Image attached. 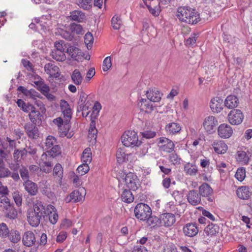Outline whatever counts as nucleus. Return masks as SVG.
Wrapping results in <instances>:
<instances>
[{"instance_id": "f257e3e1", "label": "nucleus", "mask_w": 252, "mask_h": 252, "mask_svg": "<svg viewBox=\"0 0 252 252\" xmlns=\"http://www.w3.org/2000/svg\"><path fill=\"white\" fill-rule=\"evenodd\" d=\"M176 16L180 21L191 25L196 24L200 20L199 14L196 10L188 6L179 7Z\"/></svg>"}, {"instance_id": "f03ea898", "label": "nucleus", "mask_w": 252, "mask_h": 252, "mask_svg": "<svg viewBox=\"0 0 252 252\" xmlns=\"http://www.w3.org/2000/svg\"><path fill=\"white\" fill-rule=\"evenodd\" d=\"M136 218L141 220H146L152 215L151 208L145 203H138L134 209Z\"/></svg>"}, {"instance_id": "7ed1b4c3", "label": "nucleus", "mask_w": 252, "mask_h": 252, "mask_svg": "<svg viewBox=\"0 0 252 252\" xmlns=\"http://www.w3.org/2000/svg\"><path fill=\"white\" fill-rule=\"evenodd\" d=\"M121 139L123 144L126 147L138 145V136L137 133L133 130L125 131L122 136Z\"/></svg>"}, {"instance_id": "20e7f679", "label": "nucleus", "mask_w": 252, "mask_h": 252, "mask_svg": "<svg viewBox=\"0 0 252 252\" xmlns=\"http://www.w3.org/2000/svg\"><path fill=\"white\" fill-rule=\"evenodd\" d=\"M158 144L159 149L161 151L171 153L174 150V143L171 140L165 137H160Z\"/></svg>"}, {"instance_id": "39448f33", "label": "nucleus", "mask_w": 252, "mask_h": 252, "mask_svg": "<svg viewBox=\"0 0 252 252\" xmlns=\"http://www.w3.org/2000/svg\"><path fill=\"white\" fill-rule=\"evenodd\" d=\"M244 117L243 114L239 109L231 110L228 115V119L229 123L234 125L241 124L244 119Z\"/></svg>"}, {"instance_id": "423d86ee", "label": "nucleus", "mask_w": 252, "mask_h": 252, "mask_svg": "<svg viewBox=\"0 0 252 252\" xmlns=\"http://www.w3.org/2000/svg\"><path fill=\"white\" fill-rule=\"evenodd\" d=\"M125 181L126 187L129 189L136 190L138 188L139 180L135 174L130 172L128 173L126 175Z\"/></svg>"}, {"instance_id": "0eeeda50", "label": "nucleus", "mask_w": 252, "mask_h": 252, "mask_svg": "<svg viewBox=\"0 0 252 252\" xmlns=\"http://www.w3.org/2000/svg\"><path fill=\"white\" fill-rule=\"evenodd\" d=\"M213 190L211 187L207 183L202 184L199 188V194L200 196L205 197L210 202L213 201Z\"/></svg>"}, {"instance_id": "6e6552de", "label": "nucleus", "mask_w": 252, "mask_h": 252, "mask_svg": "<svg viewBox=\"0 0 252 252\" xmlns=\"http://www.w3.org/2000/svg\"><path fill=\"white\" fill-rule=\"evenodd\" d=\"M38 125L28 122L25 124L24 129L26 134L31 139H36L39 135L38 128L37 127Z\"/></svg>"}, {"instance_id": "1a4fd4ad", "label": "nucleus", "mask_w": 252, "mask_h": 252, "mask_svg": "<svg viewBox=\"0 0 252 252\" xmlns=\"http://www.w3.org/2000/svg\"><path fill=\"white\" fill-rule=\"evenodd\" d=\"M43 217L44 216L40 215L37 212H35V210L29 209L28 210V221L29 224L33 227L37 226L40 223V220L41 219L42 217Z\"/></svg>"}, {"instance_id": "9d476101", "label": "nucleus", "mask_w": 252, "mask_h": 252, "mask_svg": "<svg viewBox=\"0 0 252 252\" xmlns=\"http://www.w3.org/2000/svg\"><path fill=\"white\" fill-rule=\"evenodd\" d=\"M160 225L170 227L176 222L175 215L170 213H165L160 215Z\"/></svg>"}, {"instance_id": "9b49d317", "label": "nucleus", "mask_w": 252, "mask_h": 252, "mask_svg": "<svg viewBox=\"0 0 252 252\" xmlns=\"http://www.w3.org/2000/svg\"><path fill=\"white\" fill-rule=\"evenodd\" d=\"M218 125L217 119L213 116H209L205 118L203 126L207 132L212 133Z\"/></svg>"}, {"instance_id": "f8f14e48", "label": "nucleus", "mask_w": 252, "mask_h": 252, "mask_svg": "<svg viewBox=\"0 0 252 252\" xmlns=\"http://www.w3.org/2000/svg\"><path fill=\"white\" fill-rule=\"evenodd\" d=\"M218 132L220 137L226 139L231 136L233 133V130L229 125L222 124L218 127Z\"/></svg>"}, {"instance_id": "ddd939ff", "label": "nucleus", "mask_w": 252, "mask_h": 252, "mask_svg": "<svg viewBox=\"0 0 252 252\" xmlns=\"http://www.w3.org/2000/svg\"><path fill=\"white\" fill-rule=\"evenodd\" d=\"M23 187L25 190L27 192L29 195L35 196L38 192V187L37 185L31 180H27L23 182Z\"/></svg>"}, {"instance_id": "4468645a", "label": "nucleus", "mask_w": 252, "mask_h": 252, "mask_svg": "<svg viewBox=\"0 0 252 252\" xmlns=\"http://www.w3.org/2000/svg\"><path fill=\"white\" fill-rule=\"evenodd\" d=\"M29 118L31 121V123L38 125H41L42 120L43 119V116L41 114V112L38 109L35 107L32 111L28 115Z\"/></svg>"}, {"instance_id": "2eb2a0df", "label": "nucleus", "mask_w": 252, "mask_h": 252, "mask_svg": "<svg viewBox=\"0 0 252 252\" xmlns=\"http://www.w3.org/2000/svg\"><path fill=\"white\" fill-rule=\"evenodd\" d=\"M12 155L14 161L22 162L26 160L28 152L26 151V148H15Z\"/></svg>"}, {"instance_id": "dca6fc26", "label": "nucleus", "mask_w": 252, "mask_h": 252, "mask_svg": "<svg viewBox=\"0 0 252 252\" xmlns=\"http://www.w3.org/2000/svg\"><path fill=\"white\" fill-rule=\"evenodd\" d=\"M60 106L61 111L64 118V120H66V123L70 122V120L72 117V113L69 104L66 101L64 100H61Z\"/></svg>"}, {"instance_id": "f3484780", "label": "nucleus", "mask_w": 252, "mask_h": 252, "mask_svg": "<svg viewBox=\"0 0 252 252\" xmlns=\"http://www.w3.org/2000/svg\"><path fill=\"white\" fill-rule=\"evenodd\" d=\"M84 190V189H79L73 190L68 196L66 197L64 200L66 203L70 202H77L81 201L83 198L82 192Z\"/></svg>"}, {"instance_id": "a211bd4d", "label": "nucleus", "mask_w": 252, "mask_h": 252, "mask_svg": "<svg viewBox=\"0 0 252 252\" xmlns=\"http://www.w3.org/2000/svg\"><path fill=\"white\" fill-rule=\"evenodd\" d=\"M187 196L188 202L192 205L195 206L201 203V196L196 190H189Z\"/></svg>"}, {"instance_id": "6ab92c4d", "label": "nucleus", "mask_w": 252, "mask_h": 252, "mask_svg": "<svg viewBox=\"0 0 252 252\" xmlns=\"http://www.w3.org/2000/svg\"><path fill=\"white\" fill-rule=\"evenodd\" d=\"M146 96L150 101L154 102H159L161 98L162 93L156 88L149 89L146 91Z\"/></svg>"}, {"instance_id": "aec40b11", "label": "nucleus", "mask_w": 252, "mask_h": 252, "mask_svg": "<svg viewBox=\"0 0 252 252\" xmlns=\"http://www.w3.org/2000/svg\"><path fill=\"white\" fill-rule=\"evenodd\" d=\"M223 100L220 97H216L212 98L210 103V106L214 112H220L223 109Z\"/></svg>"}, {"instance_id": "412c9836", "label": "nucleus", "mask_w": 252, "mask_h": 252, "mask_svg": "<svg viewBox=\"0 0 252 252\" xmlns=\"http://www.w3.org/2000/svg\"><path fill=\"white\" fill-rule=\"evenodd\" d=\"M22 242L23 245L26 247L32 246L36 242L34 233L31 231L25 232L23 236Z\"/></svg>"}, {"instance_id": "4be33fe9", "label": "nucleus", "mask_w": 252, "mask_h": 252, "mask_svg": "<svg viewBox=\"0 0 252 252\" xmlns=\"http://www.w3.org/2000/svg\"><path fill=\"white\" fill-rule=\"evenodd\" d=\"M44 70L51 77L57 78L60 76L59 68L53 63H46L44 66Z\"/></svg>"}, {"instance_id": "5701e85b", "label": "nucleus", "mask_w": 252, "mask_h": 252, "mask_svg": "<svg viewBox=\"0 0 252 252\" xmlns=\"http://www.w3.org/2000/svg\"><path fill=\"white\" fill-rule=\"evenodd\" d=\"M138 106L141 111L147 113H151L155 108V106L146 99L142 98L138 103Z\"/></svg>"}, {"instance_id": "b1692460", "label": "nucleus", "mask_w": 252, "mask_h": 252, "mask_svg": "<svg viewBox=\"0 0 252 252\" xmlns=\"http://www.w3.org/2000/svg\"><path fill=\"white\" fill-rule=\"evenodd\" d=\"M224 103L225 106L228 109H233L238 106L239 100L236 95H229L225 99Z\"/></svg>"}, {"instance_id": "393cba45", "label": "nucleus", "mask_w": 252, "mask_h": 252, "mask_svg": "<svg viewBox=\"0 0 252 252\" xmlns=\"http://www.w3.org/2000/svg\"><path fill=\"white\" fill-rule=\"evenodd\" d=\"M183 232L186 236L193 237L198 233V229L195 224L189 223L184 227Z\"/></svg>"}, {"instance_id": "a878e982", "label": "nucleus", "mask_w": 252, "mask_h": 252, "mask_svg": "<svg viewBox=\"0 0 252 252\" xmlns=\"http://www.w3.org/2000/svg\"><path fill=\"white\" fill-rule=\"evenodd\" d=\"M46 214L49 216V220L51 223L55 224L58 220V215L56 212V209L52 205H49L47 207Z\"/></svg>"}, {"instance_id": "bb28decb", "label": "nucleus", "mask_w": 252, "mask_h": 252, "mask_svg": "<svg viewBox=\"0 0 252 252\" xmlns=\"http://www.w3.org/2000/svg\"><path fill=\"white\" fill-rule=\"evenodd\" d=\"M236 193L239 198L244 200L248 199L251 195L249 188L246 186L239 187L236 191Z\"/></svg>"}, {"instance_id": "cd10ccee", "label": "nucleus", "mask_w": 252, "mask_h": 252, "mask_svg": "<svg viewBox=\"0 0 252 252\" xmlns=\"http://www.w3.org/2000/svg\"><path fill=\"white\" fill-rule=\"evenodd\" d=\"M165 130L168 134L173 135L180 131L181 126L178 123L172 122L166 125Z\"/></svg>"}, {"instance_id": "c85d7f7f", "label": "nucleus", "mask_w": 252, "mask_h": 252, "mask_svg": "<svg viewBox=\"0 0 252 252\" xmlns=\"http://www.w3.org/2000/svg\"><path fill=\"white\" fill-rule=\"evenodd\" d=\"M17 104L21 109L25 113L30 114L35 107L30 103H26L21 99H18L17 101Z\"/></svg>"}, {"instance_id": "c756f323", "label": "nucleus", "mask_w": 252, "mask_h": 252, "mask_svg": "<svg viewBox=\"0 0 252 252\" xmlns=\"http://www.w3.org/2000/svg\"><path fill=\"white\" fill-rule=\"evenodd\" d=\"M212 146L218 154H224L227 150V145L222 141L214 142Z\"/></svg>"}, {"instance_id": "7c9ffc66", "label": "nucleus", "mask_w": 252, "mask_h": 252, "mask_svg": "<svg viewBox=\"0 0 252 252\" xmlns=\"http://www.w3.org/2000/svg\"><path fill=\"white\" fill-rule=\"evenodd\" d=\"M70 19L78 22H83L86 18L85 14L80 10H74L70 13Z\"/></svg>"}, {"instance_id": "2f4dec72", "label": "nucleus", "mask_w": 252, "mask_h": 252, "mask_svg": "<svg viewBox=\"0 0 252 252\" xmlns=\"http://www.w3.org/2000/svg\"><path fill=\"white\" fill-rule=\"evenodd\" d=\"M249 154L244 151H238L236 155L237 161L242 164H247L249 160Z\"/></svg>"}, {"instance_id": "473e14b6", "label": "nucleus", "mask_w": 252, "mask_h": 252, "mask_svg": "<svg viewBox=\"0 0 252 252\" xmlns=\"http://www.w3.org/2000/svg\"><path fill=\"white\" fill-rule=\"evenodd\" d=\"M9 241L13 243H17L21 240L20 232L16 230L11 229L7 236Z\"/></svg>"}, {"instance_id": "72a5a7b5", "label": "nucleus", "mask_w": 252, "mask_h": 252, "mask_svg": "<svg viewBox=\"0 0 252 252\" xmlns=\"http://www.w3.org/2000/svg\"><path fill=\"white\" fill-rule=\"evenodd\" d=\"M31 209L32 210H35V212H37L40 215L44 216V215L46 214L45 207L41 201L35 200L33 202V208Z\"/></svg>"}, {"instance_id": "f704fd0d", "label": "nucleus", "mask_w": 252, "mask_h": 252, "mask_svg": "<svg viewBox=\"0 0 252 252\" xmlns=\"http://www.w3.org/2000/svg\"><path fill=\"white\" fill-rule=\"evenodd\" d=\"M71 78L72 82L76 85H80L82 83L83 78L79 70L75 69L72 72Z\"/></svg>"}, {"instance_id": "c9c22d12", "label": "nucleus", "mask_w": 252, "mask_h": 252, "mask_svg": "<svg viewBox=\"0 0 252 252\" xmlns=\"http://www.w3.org/2000/svg\"><path fill=\"white\" fill-rule=\"evenodd\" d=\"M130 190L124 189L121 195L122 200L126 203H130L134 200V196Z\"/></svg>"}, {"instance_id": "e433bc0d", "label": "nucleus", "mask_w": 252, "mask_h": 252, "mask_svg": "<svg viewBox=\"0 0 252 252\" xmlns=\"http://www.w3.org/2000/svg\"><path fill=\"white\" fill-rule=\"evenodd\" d=\"M52 58L59 62L64 61L66 59L65 52L62 51L54 50L51 53Z\"/></svg>"}, {"instance_id": "4c0bfd02", "label": "nucleus", "mask_w": 252, "mask_h": 252, "mask_svg": "<svg viewBox=\"0 0 252 252\" xmlns=\"http://www.w3.org/2000/svg\"><path fill=\"white\" fill-rule=\"evenodd\" d=\"M66 53L69 54V56L75 60H77V57L81 55V50L77 47L70 46L66 49Z\"/></svg>"}, {"instance_id": "58836bf2", "label": "nucleus", "mask_w": 252, "mask_h": 252, "mask_svg": "<svg viewBox=\"0 0 252 252\" xmlns=\"http://www.w3.org/2000/svg\"><path fill=\"white\" fill-rule=\"evenodd\" d=\"M97 130L95 127V121L92 118L89 129V137L95 140L97 137Z\"/></svg>"}, {"instance_id": "ea45409f", "label": "nucleus", "mask_w": 252, "mask_h": 252, "mask_svg": "<svg viewBox=\"0 0 252 252\" xmlns=\"http://www.w3.org/2000/svg\"><path fill=\"white\" fill-rule=\"evenodd\" d=\"M160 218H159L155 216H151L146 219L148 224L152 227L159 226L160 225Z\"/></svg>"}, {"instance_id": "a19ab883", "label": "nucleus", "mask_w": 252, "mask_h": 252, "mask_svg": "<svg viewBox=\"0 0 252 252\" xmlns=\"http://www.w3.org/2000/svg\"><path fill=\"white\" fill-rule=\"evenodd\" d=\"M87 98V95L83 92L81 93L80 95L78 103L79 104V108L82 111L88 110V106H87V104L88 102L84 104L86 102Z\"/></svg>"}, {"instance_id": "79ce46f5", "label": "nucleus", "mask_w": 252, "mask_h": 252, "mask_svg": "<svg viewBox=\"0 0 252 252\" xmlns=\"http://www.w3.org/2000/svg\"><path fill=\"white\" fill-rule=\"evenodd\" d=\"M46 152L50 157L55 158L61 154V149L59 145H55L53 147L47 150Z\"/></svg>"}, {"instance_id": "37998d69", "label": "nucleus", "mask_w": 252, "mask_h": 252, "mask_svg": "<svg viewBox=\"0 0 252 252\" xmlns=\"http://www.w3.org/2000/svg\"><path fill=\"white\" fill-rule=\"evenodd\" d=\"M70 30L71 32L75 33L77 34H83L85 32L81 25L75 23L70 24Z\"/></svg>"}, {"instance_id": "c03bdc74", "label": "nucleus", "mask_w": 252, "mask_h": 252, "mask_svg": "<svg viewBox=\"0 0 252 252\" xmlns=\"http://www.w3.org/2000/svg\"><path fill=\"white\" fill-rule=\"evenodd\" d=\"M69 122H67V123H66V120H64V124L59 128V131L61 137H64L67 135L70 127Z\"/></svg>"}, {"instance_id": "a18cd8bd", "label": "nucleus", "mask_w": 252, "mask_h": 252, "mask_svg": "<svg viewBox=\"0 0 252 252\" xmlns=\"http://www.w3.org/2000/svg\"><path fill=\"white\" fill-rule=\"evenodd\" d=\"M218 229L217 225L211 223L205 228L204 231L207 235H214L218 232Z\"/></svg>"}, {"instance_id": "49530a36", "label": "nucleus", "mask_w": 252, "mask_h": 252, "mask_svg": "<svg viewBox=\"0 0 252 252\" xmlns=\"http://www.w3.org/2000/svg\"><path fill=\"white\" fill-rule=\"evenodd\" d=\"M76 3L80 8L88 10L92 6V0H77Z\"/></svg>"}, {"instance_id": "de8ad7c7", "label": "nucleus", "mask_w": 252, "mask_h": 252, "mask_svg": "<svg viewBox=\"0 0 252 252\" xmlns=\"http://www.w3.org/2000/svg\"><path fill=\"white\" fill-rule=\"evenodd\" d=\"M57 141L55 138L52 136H48L45 142V150H47L53 147L55 145H57Z\"/></svg>"}, {"instance_id": "09e8293b", "label": "nucleus", "mask_w": 252, "mask_h": 252, "mask_svg": "<svg viewBox=\"0 0 252 252\" xmlns=\"http://www.w3.org/2000/svg\"><path fill=\"white\" fill-rule=\"evenodd\" d=\"M198 170L193 165H190L189 163L186 164L184 167V171L188 175L190 176L195 175Z\"/></svg>"}, {"instance_id": "8fccbe9b", "label": "nucleus", "mask_w": 252, "mask_h": 252, "mask_svg": "<svg viewBox=\"0 0 252 252\" xmlns=\"http://www.w3.org/2000/svg\"><path fill=\"white\" fill-rule=\"evenodd\" d=\"M19 173L20 176L24 182H25L27 180H30L29 170L26 167L24 166H21L19 169Z\"/></svg>"}, {"instance_id": "3c124183", "label": "nucleus", "mask_w": 252, "mask_h": 252, "mask_svg": "<svg viewBox=\"0 0 252 252\" xmlns=\"http://www.w3.org/2000/svg\"><path fill=\"white\" fill-rule=\"evenodd\" d=\"M84 42L87 48L88 49H91L94 42V37L91 32H88L86 33L84 36Z\"/></svg>"}, {"instance_id": "603ef678", "label": "nucleus", "mask_w": 252, "mask_h": 252, "mask_svg": "<svg viewBox=\"0 0 252 252\" xmlns=\"http://www.w3.org/2000/svg\"><path fill=\"white\" fill-rule=\"evenodd\" d=\"M91 153H90V149H86L82 153L81 158L82 161L86 163H90L92 160Z\"/></svg>"}, {"instance_id": "864d4df0", "label": "nucleus", "mask_w": 252, "mask_h": 252, "mask_svg": "<svg viewBox=\"0 0 252 252\" xmlns=\"http://www.w3.org/2000/svg\"><path fill=\"white\" fill-rule=\"evenodd\" d=\"M154 1H152L150 5H147L148 9L150 13L154 16H158L160 13V9L159 5H153ZM158 4H159L158 3Z\"/></svg>"}, {"instance_id": "5fc2aeb1", "label": "nucleus", "mask_w": 252, "mask_h": 252, "mask_svg": "<svg viewBox=\"0 0 252 252\" xmlns=\"http://www.w3.org/2000/svg\"><path fill=\"white\" fill-rule=\"evenodd\" d=\"M126 154L124 148H120L118 149L116 153V157L117 160L119 162H123L124 161Z\"/></svg>"}, {"instance_id": "6e6d98bb", "label": "nucleus", "mask_w": 252, "mask_h": 252, "mask_svg": "<svg viewBox=\"0 0 252 252\" xmlns=\"http://www.w3.org/2000/svg\"><path fill=\"white\" fill-rule=\"evenodd\" d=\"M9 231L10 230L6 223L3 222L0 223V237L2 238L7 237Z\"/></svg>"}, {"instance_id": "4d7b16f0", "label": "nucleus", "mask_w": 252, "mask_h": 252, "mask_svg": "<svg viewBox=\"0 0 252 252\" xmlns=\"http://www.w3.org/2000/svg\"><path fill=\"white\" fill-rule=\"evenodd\" d=\"M88 163H89L84 162L78 167L77 171L80 175L82 176L89 171L90 168L88 165Z\"/></svg>"}, {"instance_id": "13d9d810", "label": "nucleus", "mask_w": 252, "mask_h": 252, "mask_svg": "<svg viewBox=\"0 0 252 252\" xmlns=\"http://www.w3.org/2000/svg\"><path fill=\"white\" fill-rule=\"evenodd\" d=\"M53 175L58 176L61 179L62 178L63 175V168L62 166L57 163L53 169Z\"/></svg>"}, {"instance_id": "bf43d9fd", "label": "nucleus", "mask_w": 252, "mask_h": 252, "mask_svg": "<svg viewBox=\"0 0 252 252\" xmlns=\"http://www.w3.org/2000/svg\"><path fill=\"white\" fill-rule=\"evenodd\" d=\"M235 176L238 181L241 182L243 181L246 176L245 169L243 167L238 168Z\"/></svg>"}, {"instance_id": "052dcab7", "label": "nucleus", "mask_w": 252, "mask_h": 252, "mask_svg": "<svg viewBox=\"0 0 252 252\" xmlns=\"http://www.w3.org/2000/svg\"><path fill=\"white\" fill-rule=\"evenodd\" d=\"M111 24L114 29L119 30L122 25V21L119 17L114 16L112 19Z\"/></svg>"}, {"instance_id": "680f3d73", "label": "nucleus", "mask_w": 252, "mask_h": 252, "mask_svg": "<svg viewBox=\"0 0 252 252\" xmlns=\"http://www.w3.org/2000/svg\"><path fill=\"white\" fill-rule=\"evenodd\" d=\"M54 46L55 48L54 50L62 51L64 52H65V50L67 49L64 41L63 40L56 41L54 43Z\"/></svg>"}, {"instance_id": "e2e57ef3", "label": "nucleus", "mask_w": 252, "mask_h": 252, "mask_svg": "<svg viewBox=\"0 0 252 252\" xmlns=\"http://www.w3.org/2000/svg\"><path fill=\"white\" fill-rule=\"evenodd\" d=\"M112 66L111 57L110 56L105 58L103 62L102 69L104 71L109 70Z\"/></svg>"}, {"instance_id": "0e129e2a", "label": "nucleus", "mask_w": 252, "mask_h": 252, "mask_svg": "<svg viewBox=\"0 0 252 252\" xmlns=\"http://www.w3.org/2000/svg\"><path fill=\"white\" fill-rule=\"evenodd\" d=\"M17 215V212L16 210L13 207L7 211L6 213V217L10 219H14L16 218Z\"/></svg>"}, {"instance_id": "69168bd1", "label": "nucleus", "mask_w": 252, "mask_h": 252, "mask_svg": "<svg viewBox=\"0 0 252 252\" xmlns=\"http://www.w3.org/2000/svg\"><path fill=\"white\" fill-rule=\"evenodd\" d=\"M10 171L5 167V165L0 168V177L7 178L10 176Z\"/></svg>"}, {"instance_id": "338daca9", "label": "nucleus", "mask_w": 252, "mask_h": 252, "mask_svg": "<svg viewBox=\"0 0 252 252\" xmlns=\"http://www.w3.org/2000/svg\"><path fill=\"white\" fill-rule=\"evenodd\" d=\"M10 171L5 167V165L0 168V177L7 178L10 176Z\"/></svg>"}, {"instance_id": "774afa93", "label": "nucleus", "mask_w": 252, "mask_h": 252, "mask_svg": "<svg viewBox=\"0 0 252 252\" xmlns=\"http://www.w3.org/2000/svg\"><path fill=\"white\" fill-rule=\"evenodd\" d=\"M53 164L50 161H45L42 164V170L46 173H50L52 171Z\"/></svg>"}]
</instances>
